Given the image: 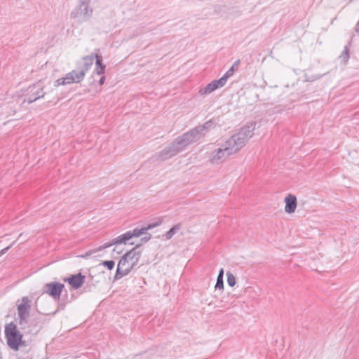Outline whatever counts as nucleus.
Masks as SVG:
<instances>
[{"label":"nucleus","instance_id":"nucleus-1","mask_svg":"<svg viewBox=\"0 0 359 359\" xmlns=\"http://www.w3.org/2000/svg\"><path fill=\"white\" fill-rule=\"evenodd\" d=\"M255 128V122L248 123L241 127L238 133L232 135L222 144L221 148L212 151L210 161L218 164L224 161L229 156L237 153L253 136Z\"/></svg>","mask_w":359,"mask_h":359},{"label":"nucleus","instance_id":"nucleus-2","mask_svg":"<svg viewBox=\"0 0 359 359\" xmlns=\"http://www.w3.org/2000/svg\"><path fill=\"white\" fill-rule=\"evenodd\" d=\"M205 136V133L196 126L189 131L177 137L161 151L156 153L152 157L153 161H164L175 156L184 150L187 146L198 141Z\"/></svg>","mask_w":359,"mask_h":359},{"label":"nucleus","instance_id":"nucleus-3","mask_svg":"<svg viewBox=\"0 0 359 359\" xmlns=\"http://www.w3.org/2000/svg\"><path fill=\"white\" fill-rule=\"evenodd\" d=\"M205 136V133L196 126L189 131L177 137L161 151L156 153L152 157L153 161H164L175 156L184 150L187 146L198 141Z\"/></svg>","mask_w":359,"mask_h":359},{"label":"nucleus","instance_id":"nucleus-4","mask_svg":"<svg viewBox=\"0 0 359 359\" xmlns=\"http://www.w3.org/2000/svg\"><path fill=\"white\" fill-rule=\"evenodd\" d=\"M95 53L83 57L82 60L78 62V69L72 70L67 73L65 77L57 79L54 83V86L58 87L60 85L81 82L84 79L86 72L88 71L93 65Z\"/></svg>","mask_w":359,"mask_h":359},{"label":"nucleus","instance_id":"nucleus-5","mask_svg":"<svg viewBox=\"0 0 359 359\" xmlns=\"http://www.w3.org/2000/svg\"><path fill=\"white\" fill-rule=\"evenodd\" d=\"M141 245V243L137 244L132 250L121 257L117 264L116 271L114 277V280H119L128 275L137 266L141 254L138 249Z\"/></svg>","mask_w":359,"mask_h":359},{"label":"nucleus","instance_id":"nucleus-6","mask_svg":"<svg viewBox=\"0 0 359 359\" xmlns=\"http://www.w3.org/2000/svg\"><path fill=\"white\" fill-rule=\"evenodd\" d=\"M91 0H79L78 5L71 12L70 17L79 22L88 21L93 14V9L90 6Z\"/></svg>","mask_w":359,"mask_h":359},{"label":"nucleus","instance_id":"nucleus-7","mask_svg":"<svg viewBox=\"0 0 359 359\" xmlns=\"http://www.w3.org/2000/svg\"><path fill=\"white\" fill-rule=\"evenodd\" d=\"M5 337L8 346L13 350L18 351L20 345H24L22 334L18 330L16 325L11 322L5 326Z\"/></svg>","mask_w":359,"mask_h":359},{"label":"nucleus","instance_id":"nucleus-8","mask_svg":"<svg viewBox=\"0 0 359 359\" xmlns=\"http://www.w3.org/2000/svg\"><path fill=\"white\" fill-rule=\"evenodd\" d=\"M46 92L43 90V86L41 82L30 86L27 90V93L25 95L22 103L27 102L31 104L38 99L43 97Z\"/></svg>","mask_w":359,"mask_h":359},{"label":"nucleus","instance_id":"nucleus-9","mask_svg":"<svg viewBox=\"0 0 359 359\" xmlns=\"http://www.w3.org/2000/svg\"><path fill=\"white\" fill-rule=\"evenodd\" d=\"M32 306V301L28 297H23L21 303L18 305L17 310L19 317V324H26L29 316V311Z\"/></svg>","mask_w":359,"mask_h":359},{"label":"nucleus","instance_id":"nucleus-10","mask_svg":"<svg viewBox=\"0 0 359 359\" xmlns=\"http://www.w3.org/2000/svg\"><path fill=\"white\" fill-rule=\"evenodd\" d=\"M145 229L144 227L141 229L135 228L132 231H128L125 233L112 239L111 243L114 245L126 244L127 242L134 237H140L143 233H145Z\"/></svg>","mask_w":359,"mask_h":359},{"label":"nucleus","instance_id":"nucleus-11","mask_svg":"<svg viewBox=\"0 0 359 359\" xmlns=\"http://www.w3.org/2000/svg\"><path fill=\"white\" fill-rule=\"evenodd\" d=\"M65 285L58 282H51L45 284L44 292L48 294L54 299H60Z\"/></svg>","mask_w":359,"mask_h":359},{"label":"nucleus","instance_id":"nucleus-12","mask_svg":"<svg viewBox=\"0 0 359 359\" xmlns=\"http://www.w3.org/2000/svg\"><path fill=\"white\" fill-rule=\"evenodd\" d=\"M86 276L81 273L72 274L67 278H65L63 280L67 283L73 289L77 290L80 288L85 283Z\"/></svg>","mask_w":359,"mask_h":359},{"label":"nucleus","instance_id":"nucleus-13","mask_svg":"<svg viewBox=\"0 0 359 359\" xmlns=\"http://www.w3.org/2000/svg\"><path fill=\"white\" fill-rule=\"evenodd\" d=\"M226 81L222 76L217 80H214L208 83L205 88L199 90V93L201 95H208L217 90L219 88L223 87L226 84Z\"/></svg>","mask_w":359,"mask_h":359},{"label":"nucleus","instance_id":"nucleus-14","mask_svg":"<svg viewBox=\"0 0 359 359\" xmlns=\"http://www.w3.org/2000/svg\"><path fill=\"white\" fill-rule=\"evenodd\" d=\"M284 201L285 203V211L289 214L294 212L297 208L296 196L290 194L285 198Z\"/></svg>","mask_w":359,"mask_h":359},{"label":"nucleus","instance_id":"nucleus-15","mask_svg":"<svg viewBox=\"0 0 359 359\" xmlns=\"http://www.w3.org/2000/svg\"><path fill=\"white\" fill-rule=\"evenodd\" d=\"M95 72L97 75H102L105 72L106 66L103 64V58L101 55H99L97 53H95Z\"/></svg>","mask_w":359,"mask_h":359},{"label":"nucleus","instance_id":"nucleus-16","mask_svg":"<svg viewBox=\"0 0 359 359\" xmlns=\"http://www.w3.org/2000/svg\"><path fill=\"white\" fill-rule=\"evenodd\" d=\"M217 124L216 120L212 118L205 122L203 125L198 126V127L205 135L210 130L215 128Z\"/></svg>","mask_w":359,"mask_h":359},{"label":"nucleus","instance_id":"nucleus-17","mask_svg":"<svg viewBox=\"0 0 359 359\" xmlns=\"http://www.w3.org/2000/svg\"><path fill=\"white\" fill-rule=\"evenodd\" d=\"M111 246H112V245L111 243V241L105 243L104 244H103L102 245L99 246L98 248H96L95 249H93V250H90L88 251L86 254L81 255V257L87 258L90 255H91L93 254H95V253H97V252H100V251H101V250H102L104 249H106L107 248H109Z\"/></svg>","mask_w":359,"mask_h":359},{"label":"nucleus","instance_id":"nucleus-18","mask_svg":"<svg viewBox=\"0 0 359 359\" xmlns=\"http://www.w3.org/2000/svg\"><path fill=\"white\" fill-rule=\"evenodd\" d=\"M182 225L178 223L171 227L164 235L167 240H170L172 236L181 229Z\"/></svg>","mask_w":359,"mask_h":359},{"label":"nucleus","instance_id":"nucleus-19","mask_svg":"<svg viewBox=\"0 0 359 359\" xmlns=\"http://www.w3.org/2000/svg\"><path fill=\"white\" fill-rule=\"evenodd\" d=\"M239 64L240 60H236L233 62V65L230 67V69L226 72L224 75L222 76L223 78H224V80L226 81H227V79L233 74L234 72L237 69Z\"/></svg>","mask_w":359,"mask_h":359},{"label":"nucleus","instance_id":"nucleus-20","mask_svg":"<svg viewBox=\"0 0 359 359\" xmlns=\"http://www.w3.org/2000/svg\"><path fill=\"white\" fill-rule=\"evenodd\" d=\"M223 276H224V269H221L219 271L217 278V282L215 284V290H223L224 289V280H223Z\"/></svg>","mask_w":359,"mask_h":359},{"label":"nucleus","instance_id":"nucleus-21","mask_svg":"<svg viewBox=\"0 0 359 359\" xmlns=\"http://www.w3.org/2000/svg\"><path fill=\"white\" fill-rule=\"evenodd\" d=\"M163 222L162 219H158V220L155 222H151L148 224L146 226H144L145 231H147L149 230H151L156 226H158L161 224Z\"/></svg>","mask_w":359,"mask_h":359},{"label":"nucleus","instance_id":"nucleus-22","mask_svg":"<svg viewBox=\"0 0 359 359\" xmlns=\"http://www.w3.org/2000/svg\"><path fill=\"white\" fill-rule=\"evenodd\" d=\"M340 58L345 62H347L348 60L349 59V49L347 46L344 47V50L341 53Z\"/></svg>","mask_w":359,"mask_h":359},{"label":"nucleus","instance_id":"nucleus-23","mask_svg":"<svg viewBox=\"0 0 359 359\" xmlns=\"http://www.w3.org/2000/svg\"><path fill=\"white\" fill-rule=\"evenodd\" d=\"M227 283L229 286L233 287L236 285V278L235 276L230 272H227Z\"/></svg>","mask_w":359,"mask_h":359},{"label":"nucleus","instance_id":"nucleus-24","mask_svg":"<svg viewBox=\"0 0 359 359\" xmlns=\"http://www.w3.org/2000/svg\"><path fill=\"white\" fill-rule=\"evenodd\" d=\"M104 266H106L109 270H111L115 265V262L113 260H107L102 262Z\"/></svg>","mask_w":359,"mask_h":359},{"label":"nucleus","instance_id":"nucleus-25","mask_svg":"<svg viewBox=\"0 0 359 359\" xmlns=\"http://www.w3.org/2000/svg\"><path fill=\"white\" fill-rule=\"evenodd\" d=\"M142 235H144V236L140 239L142 243H147L151 238V233H148L147 231H146V233H143Z\"/></svg>","mask_w":359,"mask_h":359},{"label":"nucleus","instance_id":"nucleus-26","mask_svg":"<svg viewBox=\"0 0 359 359\" xmlns=\"http://www.w3.org/2000/svg\"><path fill=\"white\" fill-rule=\"evenodd\" d=\"M12 245L13 244L0 250V257L4 255L11 248Z\"/></svg>","mask_w":359,"mask_h":359},{"label":"nucleus","instance_id":"nucleus-27","mask_svg":"<svg viewBox=\"0 0 359 359\" xmlns=\"http://www.w3.org/2000/svg\"><path fill=\"white\" fill-rule=\"evenodd\" d=\"M105 82V76H102L98 81L99 86H102Z\"/></svg>","mask_w":359,"mask_h":359},{"label":"nucleus","instance_id":"nucleus-28","mask_svg":"<svg viewBox=\"0 0 359 359\" xmlns=\"http://www.w3.org/2000/svg\"><path fill=\"white\" fill-rule=\"evenodd\" d=\"M355 32L359 34V20H358V22H357L356 25H355Z\"/></svg>","mask_w":359,"mask_h":359}]
</instances>
